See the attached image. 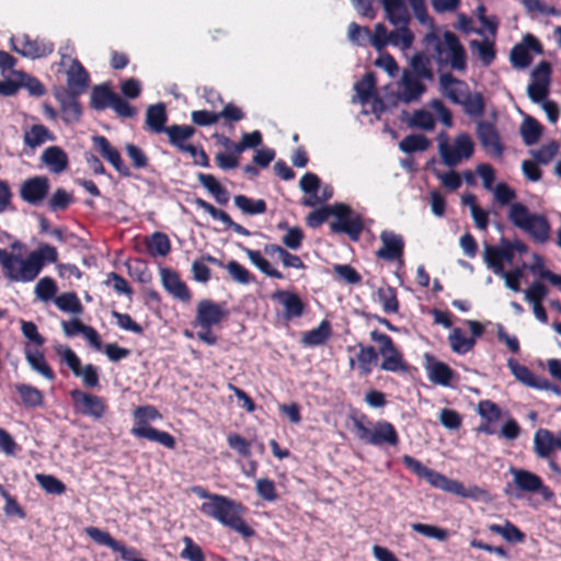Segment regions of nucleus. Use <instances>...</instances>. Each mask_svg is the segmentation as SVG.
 Segmentation results:
<instances>
[{"instance_id": "1", "label": "nucleus", "mask_w": 561, "mask_h": 561, "mask_svg": "<svg viewBox=\"0 0 561 561\" xmlns=\"http://www.w3.org/2000/svg\"><path fill=\"white\" fill-rule=\"evenodd\" d=\"M369 336L373 342L378 344V350L371 345L357 343L356 347H358V353L356 358L350 359V367L352 369L356 367L360 376L371 374L379 355L382 357L380 369L383 371L410 374L412 369H415L404 359L403 353L394 344L390 335L378 330H373Z\"/></svg>"}, {"instance_id": "2", "label": "nucleus", "mask_w": 561, "mask_h": 561, "mask_svg": "<svg viewBox=\"0 0 561 561\" xmlns=\"http://www.w3.org/2000/svg\"><path fill=\"white\" fill-rule=\"evenodd\" d=\"M494 198L502 205H508L507 219L517 229L525 232L535 243L545 244L551 234V225L548 218L533 213L525 204L514 202L516 192L506 183H497L494 187Z\"/></svg>"}, {"instance_id": "3", "label": "nucleus", "mask_w": 561, "mask_h": 561, "mask_svg": "<svg viewBox=\"0 0 561 561\" xmlns=\"http://www.w3.org/2000/svg\"><path fill=\"white\" fill-rule=\"evenodd\" d=\"M423 44L439 67L449 66L456 71L467 69L466 49L451 31H445L440 37L436 30H432L423 37Z\"/></svg>"}, {"instance_id": "4", "label": "nucleus", "mask_w": 561, "mask_h": 561, "mask_svg": "<svg viewBox=\"0 0 561 561\" xmlns=\"http://www.w3.org/2000/svg\"><path fill=\"white\" fill-rule=\"evenodd\" d=\"M244 511L241 503L221 494L214 496V502H204L201 505L203 514L249 538L254 535V530L243 520Z\"/></svg>"}, {"instance_id": "5", "label": "nucleus", "mask_w": 561, "mask_h": 561, "mask_svg": "<svg viewBox=\"0 0 561 561\" xmlns=\"http://www.w3.org/2000/svg\"><path fill=\"white\" fill-rule=\"evenodd\" d=\"M432 59V56L423 51H417L410 58V68L403 70L401 78L402 92L399 99L402 102L417 101L425 93L426 87L422 80L432 81L434 79Z\"/></svg>"}, {"instance_id": "6", "label": "nucleus", "mask_w": 561, "mask_h": 561, "mask_svg": "<svg viewBox=\"0 0 561 561\" xmlns=\"http://www.w3.org/2000/svg\"><path fill=\"white\" fill-rule=\"evenodd\" d=\"M159 417L160 413L152 405L136 408L134 411L135 424L130 430V434L137 438H146L150 442L158 443L165 448L174 449L176 440L170 433L160 431L148 424L149 421H156Z\"/></svg>"}, {"instance_id": "7", "label": "nucleus", "mask_w": 561, "mask_h": 561, "mask_svg": "<svg viewBox=\"0 0 561 561\" xmlns=\"http://www.w3.org/2000/svg\"><path fill=\"white\" fill-rule=\"evenodd\" d=\"M403 465L411 470L416 477L426 480L433 488L443 490L445 492L459 495L462 497H470L472 494L468 492L463 484L459 481L451 480L446 476L427 468L420 460L410 455L402 457Z\"/></svg>"}, {"instance_id": "8", "label": "nucleus", "mask_w": 561, "mask_h": 561, "mask_svg": "<svg viewBox=\"0 0 561 561\" xmlns=\"http://www.w3.org/2000/svg\"><path fill=\"white\" fill-rule=\"evenodd\" d=\"M354 427L357 438L368 445L377 447L385 445L397 447L400 443L396 427L386 420L377 421L373 427L366 426L360 420H355Z\"/></svg>"}, {"instance_id": "9", "label": "nucleus", "mask_w": 561, "mask_h": 561, "mask_svg": "<svg viewBox=\"0 0 561 561\" xmlns=\"http://www.w3.org/2000/svg\"><path fill=\"white\" fill-rule=\"evenodd\" d=\"M57 260V249L48 243L41 244L36 250L32 251L26 259L20 256V283L34 280L46 263H56Z\"/></svg>"}, {"instance_id": "10", "label": "nucleus", "mask_w": 561, "mask_h": 561, "mask_svg": "<svg viewBox=\"0 0 561 561\" xmlns=\"http://www.w3.org/2000/svg\"><path fill=\"white\" fill-rule=\"evenodd\" d=\"M332 216L335 220L330 222V229L333 233H345L353 241H357L363 232L364 222L359 214L343 203L332 205Z\"/></svg>"}, {"instance_id": "11", "label": "nucleus", "mask_w": 561, "mask_h": 561, "mask_svg": "<svg viewBox=\"0 0 561 561\" xmlns=\"http://www.w3.org/2000/svg\"><path fill=\"white\" fill-rule=\"evenodd\" d=\"M56 354L60 357L76 377L82 379V383L88 389H96L100 387L99 368L93 364L81 365V359L66 345H58L55 347Z\"/></svg>"}, {"instance_id": "12", "label": "nucleus", "mask_w": 561, "mask_h": 561, "mask_svg": "<svg viewBox=\"0 0 561 561\" xmlns=\"http://www.w3.org/2000/svg\"><path fill=\"white\" fill-rule=\"evenodd\" d=\"M69 394L75 410L82 415L100 420L107 412L108 407L103 397L79 389L71 390Z\"/></svg>"}, {"instance_id": "13", "label": "nucleus", "mask_w": 561, "mask_h": 561, "mask_svg": "<svg viewBox=\"0 0 561 561\" xmlns=\"http://www.w3.org/2000/svg\"><path fill=\"white\" fill-rule=\"evenodd\" d=\"M11 47L21 56L32 59L47 57L54 51L53 42L39 37L32 38L27 34L12 37Z\"/></svg>"}, {"instance_id": "14", "label": "nucleus", "mask_w": 561, "mask_h": 561, "mask_svg": "<svg viewBox=\"0 0 561 561\" xmlns=\"http://www.w3.org/2000/svg\"><path fill=\"white\" fill-rule=\"evenodd\" d=\"M229 314L224 305L210 299H203L197 304L194 328H213L220 324Z\"/></svg>"}, {"instance_id": "15", "label": "nucleus", "mask_w": 561, "mask_h": 561, "mask_svg": "<svg viewBox=\"0 0 561 561\" xmlns=\"http://www.w3.org/2000/svg\"><path fill=\"white\" fill-rule=\"evenodd\" d=\"M379 238L381 247L376 251V256L386 262H402L405 247L403 237L391 230H382Z\"/></svg>"}, {"instance_id": "16", "label": "nucleus", "mask_w": 561, "mask_h": 561, "mask_svg": "<svg viewBox=\"0 0 561 561\" xmlns=\"http://www.w3.org/2000/svg\"><path fill=\"white\" fill-rule=\"evenodd\" d=\"M271 298L283 306V317L287 321L301 318L306 313L307 304L297 293L279 289Z\"/></svg>"}, {"instance_id": "17", "label": "nucleus", "mask_w": 561, "mask_h": 561, "mask_svg": "<svg viewBox=\"0 0 561 561\" xmlns=\"http://www.w3.org/2000/svg\"><path fill=\"white\" fill-rule=\"evenodd\" d=\"M92 141L94 149L101 154L103 159L112 164V167L121 176H131V172L129 168L124 163L119 151L111 145L110 140L105 136H94Z\"/></svg>"}, {"instance_id": "18", "label": "nucleus", "mask_w": 561, "mask_h": 561, "mask_svg": "<svg viewBox=\"0 0 561 561\" xmlns=\"http://www.w3.org/2000/svg\"><path fill=\"white\" fill-rule=\"evenodd\" d=\"M59 103L61 119L67 125L76 124L82 116V107L78 100L79 95L71 94L66 89H59L54 93Z\"/></svg>"}, {"instance_id": "19", "label": "nucleus", "mask_w": 561, "mask_h": 561, "mask_svg": "<svg viewBox=\"0 0 561 561\" xmlns=\"http://www.w3.org/2000/svg\"><path fill=\"white\" fill-rule=\"evenodd\" d=\"M477 136L486 152H490L495 157H501L503 154L504 145L493 123L486 121L478 122Z\"/></svg>"}, {"instance_id": "20", "label": "nucleus", "mask_w": 561, "mask_h": 561, "mask_svg": "<svg viewBox=\"0 0 561 561\" xmlns=\"http://www.w3.org/2000/svg\"><path fill=\"white\" fill-rule=\"evenodd\" d=\"M49 192V180L46 176H33L25 180L20 187L21 198L31 204L38 205Z\"/></svg>"}, {"instance_id": "21", "label": "nucleus", "mask_w": 561, "mask_h": 561, "mask_svg": "<svg viewBox=\"0 0 561 561\" xmlns=\"http://www.w3.org/2000/svg\"><path fill=\"white\" fill-rule=\"evenodd\" d=\"M425 362L428 379L435 385L449 387L456 373L446 363L436 359L434 355L425 354Z\"/></svg>"}, {"instance_id": "22", "label": "nucleus", "mask_w": 561, "mask_h": 561, "mask_svg": "<svg viewBox=\"0 0 561 561\" xmlns=\"http://www.w3.org/2000/svg\"><path fill=\"white\" fill-rule=\"evenodd\" d=\"M90 77L82 64L76 58L67 70V92L81 95L89 87Z\"/></svg>"}, {"instance_id": "23", "label": "nucleus", "mask_w": 561, "mask_h": 561, "mask_svg": "<svg viewBox=\"0 0 561 561\" xmlns=\"http://www.w3.org/2000/svg\"><path fill=\"white\" fill-rule=\"evenodd\" d=\"M548 293V287L539 280L534 282L525 290V299L533 306L535 317L542 323L548 322V316L542 306V301L547 297Z\"/></svg>"}, {"instance_id": "24", "label": "nucleus", "mask_w": 561, "mask_h": 561, "mask_svg": "<svg viewBox=\"0 0 561 561\" xmlns=\"http://www.w3.org/2000/svg\"><path fill=\"white\" fill-rule=\"evenodd\" d=\"M162 285L168 293L182 301L191 299V293L184 282L181 280L180 275L168 267L160 270Z\"/></svg>"}, {"instance_id": "25", "label": "nucleus", "mask_w": 561, "mask_h": 561, "mask_svg": "<svg viewBox=\"0 0 561 561\" xmlns=\"http://www.w3.org/2000/svg\"><path fill=\"white\" fill-rule=\"evenodd\" d=\"M193 203L197 208L205 210L214 219L220 220L228 228L232 229L236 233L244 236V237H249L251 234V232L247 228H244L242 225L234 222L231 219V217L229 216V214H227L225 210L216 208L209 202H207L201 197H196Z\"/></svg>"}, {"instance_id": "26", "label": "nucleus", "mask_w": 561, "mask_h": 561, "mask_svg": "<svg viewBox=\"0 0 561 561\" xmlns=\"http://www.w3.org/2000/svg\"><path fill=\"white\" fill-rule=\"evenodd\" d=\"M439 85L443 94L455 104H459L468 93L466 82L457 79L450 72L439 76Z\"/></svg>"}, {"instance_id": "27", "label": "nucleus", "mask_w": 561, "mask_h": 561, "mask_svg": "<svg viewBox=\"0 0 561 561\" xmlns=\"http://www.w3.org/2000/svg\"><path fill=\"white\" fill-rule=\"evenodd\" d=\"M41 161L55 174H60L69 168L68 154L59 146L47 147L41 156Z\"/></svg>"}, {"instance_id": "28", "label": "nucleus", "mask_w": 561, "mask_h": 561, "mask_svg": "<svg viewBox=\"0 0 561 561\" xmlns=\"http://www.w3.org/2000/svg\"><path fill=\"white\" fill-rule=\"evenodd\" d=\"M507 367L510 368L513 376L523 385L538 389V388H547L548 380L545 378H538L534 375V373L526 366L519 364L514 358L507 359Z\"/></svg>"}, {"instance_id": "29", "label": "nucleus", "mask_w": 561, "mask_h": 561, "mask_svg": "<svg viewBox=\"0 0 561 561\" xmlns=\"http://www.w3.org/2000/svg\"><path fill=\"white\" fill-rule=\"evenodd\" d=\"M554 433L548 428H538L534 435V453L540 459H550L557 448Z\"/></svg>"}, {"instance_id": "30", "label": "nucleus", "mask_w": 561, "mask_h": 561, "mask_svg": "<svg viewBox=\"0 0 561 561\" xmlns=\"http://www.w3.org/2000/svg\"><path fill=\"white\" fill-rule=\"evenodd\" d=\"M385 18L392 25L409 24L411 16L404 0H381Z\"/></svg>"}, {"instance_id": "31", "label": "nucleus", "mask_w": 561, "mask_h": 561, "mask_svg": "<svg viewBox=\"0 0 561 561\" xmlns=\"http://www.w3.org/2000/svg\"><path fill=\"white\" fill-rule=\"evenodd\" d=\"M332 336V325L327 319L322 320L314 329L304 332L301 344L306 347H317L325 344Z\"/></svg>"}, {"instance_id": "32", "label": "nucleus", "mask_w": 561, "mask_h": 561, "mask_svg": "<svg viewBox=\"0 0 561 561\" xmlns=\"http://www.w3.org/2000/svg\"><path fill=\"white\" fill-rule=\"evenodd\" d=\"M167 110L163 103H157L148 106L146 111V127L154 134L164 133L168 129Z\"/></svg>"}, {"instance_id": "33", "label": "nucleus", "mask_w": 561, "mask_h": 561, "mask_svg": "<svg viewBox=\"0 0 561 561\" xmlns=\"http://www.w3.org/2000/svg\"><path fill=\"white\" fill-rule=\"evenodd\" d=\"M144 244L147 253L152 256H167L171 252V242L164 232L156 231L145 236Z\"/></svg>"}, {"instance_id": "34", "label": "nucleus", "mask_w": 561, "mask_h": 561, "mask_svg": "<svg viewBox=\"0 0 561 561\" xmlns=\"http://www.w3.org/2000/svg\"><path fill=\"white\" fill-rule=\"evenodd\" d=\"M54 134L43 124H34L24 130L23 142L26 147L34 150L46 141H54Z\"/></svg>"}, {"instance_id": "35", "label": "nucleus", "mask_w": 561, "mask_h": 561, "mask_svg": "<svg viewBox=\"0 0 561 561\" xmlns=\"http://www.w3.org/2000/svg\"><path fill=\"white\" fill-rule=\"evenodd\" d=\"M14 390L20 397V402L27 409H36L44 404L43 392L28 383H15Z\"/></svg>"}, {"instance_id": "36", "label": "nucleus", "mask_w": 561, "mask_h": 561, "mask_svg": "<svg viewBox=\"0 0 561 561\" xmlns=\"http://www.w3.org/2000/svg\"><path fill=\"white\" fill-rule=\"evenodd\" d=\"M514 483L524 492H539L545 489L541 478L524 469L513 470Z\"/></svg>"}, {"instance_id": "37", "label": "nucleus", "mask_w": 561, "mask_h": 561, "mask_svg": "<svg viewBox=\"0 0 561 561\" xmlns=\"http://www.w3.org/2000/svg\"><path fill=\"white\" fill-rule=\"evenodd\" d=\"M25 358L28 365L32 367V369L41 374L47 380L53 381L56 379V375L51 367L47 364L42 351L37 348L32 350L30 347H26Z\"/></svg>"}, {"instance_id": "38", "label": "nucleus", "mask_w": 561, "mask_h": 561, "mask_svg": "<svg viewBox=\"0 0 561 561\" xmlns=\"http://www.w3.org/2000/svg\"><path fill=\"white\" fill-rule=\"evenodd\" d=\"M117 93L108 84L95 85L91 91L90 104L96 111L112 107Z\"/></svg>"}, {"instance_id": "39", "label": "nucleus", "mask_w": 561, "mask_h": 561, "mask_svg": "<svg viewBox=\"0 0 561 561\" xmlns=\"http://www.w3.org/2000/svg\"><path fill=\"white\" fill-rule=\"evenodd\" d=\"M196 129L191 125H178L173 124L168 126V129L164 131L168 135L169 142L181 151L185 145H188L187 140L193 137Z\"/></svg>"}, {"instance_id": "40", "label": "nucleus", "mask_w": 561, "mask_h": 561, "mask_svg": "<svg viewBox=\"0 0 561 561\" xmlns=\"http://www.w3.org/2000/svg\"><path fill=\"white\" fill-rule=\"evenodd\" d=\"M321 181L319 176L312 172H307L299 181V186L302 192L309 194L310 197L304 198L301 205L307 207H313L319 203L318 191L320 188Z\"/></svg>"}, {"instance_id": "41", "label": "nucleus", "mask_w": 561, "mask_h": 561, "mask_svg": "<svg viewBox=\"0 0 561 561\" xmlns=\"http://www.w3.org/2000/svg\"><path fill=\"white\" fill-rule=\"evenodd\" d=\"M197 179L218 204L226 205L229 202V192L213 174L198 173Z\"/></svg>"}, {"instance_id": "42", "label": "nucleus", "mask_w": 561, "mask_h": 561, "mask_svg": "<svg viewBox=\"0 0 561 561\" xmlns=\"http://www.w3.org/2000/svg\"><path fill=\"white\" fill-rule=\"evenodd\" d=\"M448 342L454 353L465 355L469 353L476 345L473 337L465 335L460 328H454L448 335Z\"/></svg>"}, {"instance_id": "43", "label": "nucleus", "mask_w": 561, "mask_h": 561, "mask_svg": "<svg viewBox=\"0 0 561 561\" xmlns=\"http://www.w3.org/2000/svg\"><path fill=\"white\" fill-rule=\"evenodd\" d=\"M233 202L237 208H239L244 215L249 216L264 214L267 209V205L264 199H252L243 194L236 195Z\"/></svg>"}, {"instance_id": "44", "label": "nucleus", "mask_w": 561, "mask_h": 561, "mask_svg": "<svg viewBox=\"0 0 561 561\" xmlns=\"http://www.w3.org/2000/svg\"><path fill=\"white\" fill-rule=\"evenodd\" d=\"M0 264L2 265L4 277L11 282L20 283V255L12 254L7 250L0 249Z\"/></svg>"}, {"instance_id": "45", "label": "nucleus", "mask_w": 561, "mask_h": 561, "mask_svg": "<svg viewBox=\"0 0 561 561\" xmlns=\"http://www.w3.org/2000/svg\"><path fill=\"white\" fill-rule=\"evenodd\" d=\"M240 248L247 254V256L251 261V263L253 265H255L262 273H264L265 275H267L272 278H276V279H282L284 277L279 271L272 267V265L268 263V261L265 260L261 255L260 251L251 250L243 245H240Z\"/></svg>"}, {"instance_id": "46", "label": "nucleus", "mask_w": 561, "mask_h": 561, "mask_svg": "<svg viewBox=\"0 0 561 561\" xmlns=\"http://www.w3.org/2000/svg\"><path fill=\"white\" fill-rule=\"evenodd\" d=\"M240 248L247 254V256L251 261V263L253 265H255L262 273H264L265 275H267L272 278H276V279H282L284 277L279 271L272 267V265L268 263V261L265 260L261 255L260 251L251 250L243 245H240Z\"/></svg>"}, {"instance_id": "47", "label": "nucleus", "mask_w": 561, "mask_h": 561, "mask_svg": "<svg viewBox=\"0 0 561 561\" xmlns=\"http://www.w3.org/2000/svg\"><path fill=\"white\" fill-rule=\"evenodd\" d=\"M240 248L247 254V256L251 261V263L253 265H255L262 273H264L265 275H267L272 278H276V279H282L284 277L279 271L272 267V265L268 263V261L265 260L261 255L260 251L251 250L243 245H240Z\"/></svg>"}, {"instance_id": "48", "label": "nucleus", "mask_w": 561, "mask_h": 561, "mask_svg": "<svg viewBox=\"0 0 561 561\" xmlns=\"http://www.w3.org/2000/svg\"><path fill=\"white\" fill-rule=\"evenodd\" d=\"M488 528L491 533L501 535L508 542H522L525 539V534L510 520H506L504 525L490 524Z\"/></svg>"}, {"instance_id": "49", "label": "nucleus", "mask_w": 561, "mask_h": 561, "mask_svg": "<svg viewBox=\"0 0 561 561\" xmlns=\"http://www.w3.org/2000/svg\"><path fill=\"white\" fill-rule=\"evenodd\" d=\"M354 89L359 101L363 104L367 103L375 93L376 75L371 71L365 73L364 77L355 83Z\"/></svg>"}, {"instance_id": "50", "label": "nucleus", "mask_w": 561, "mask_h": 561, "mask_svg": "<svg viewBox=\"0 0 561 561\" xmlns=\"http://www.w3.org/2000/svg\"><path fill=\"white\" fill-rule=\"evenodd\" d=\"M54 302L64 312L80 314L83 311V306L76 293H64L55 297Z\"/></svg>"}, {"instance_id": "51", "label": "nucleus", "mask_w": 561, "mask_h": 561, "mask_svg": "<svg viewBox=\"0 0 561 561\" xmlns=\"http://www.w3.org/2000/svg\"><path fill=\"white\" fill-rule=\"evenodd\" d=\"M396 30L390 32L389 44L400 46L401 49H409L414 42V34L409 28V24L394 25Z\"/></svg>"}, {"instance_id": "52", "label": "nucleus", "mask_w": 561, "mask_h": 561, "mask_svg": "<svg viewBox=\"0 0 561 561\" xmlns=\"http://www.w3.org/2000/svg\"><path fill=\"white\" fill-rule=\"evenodd\" d=\"M430 146V139L421 134H412L405 136L399 144L400 150L407 153L425 151L428 149Z\"/></svg>"}, {"instance_id": "53", "label": "nucleus", "mask_w": 561, "mask_h": 561, "mask_svg": "<svg viewBox=\"0 0 561 561\" xmlns=\"http://www.w3.org/2000/svg\"><path fill=\"white\" fill-rule=\"evenodd\" d=\"M378 302L382 306L386 313H397L399 311V301L394 287H380L377 291Z\"/></svg>"}, {"instance_id": "54", "label": "nucleus", "mask_w": 561, "mask_h": 561, "mask_svg": "<svg viewBox=\"0 0 561 561\" xmlns=\"http://www.w3.org/2000/svg\"><path fill=\"white\" fill-rule=\"evenodd\" d=\"M542 134V126L534 117H527L520 126V135L527 146L538 142Z\"/></svg>"}, {"instance_id": "55", "label": "nucleus", "mask_w": 561, "mask_h": 561, "mask_svg": "<svg viewBox=\"0 0 561 561\" xmlns=\"http://www.w3.org/2000/svg\"><path fill=\"white\" fill-rule=\"evenodd\" d=\"M35 480L39 486L48 494L61 495L66 492V484L51 474L36 473Z\"/></svg>"}, {"instance_id": "56", "label": "nucleus", "mask_w": 561, "mask_h": 561, "mask_svg": "<svg viewBox=\"0 0 561 561\" xmlns=\"http://www.w3.org/2000/svg\"><path fill=\"white\" fill-rule=\"evenodd\" d=\"M73 203V195L65 188H57L48 199V209L53 213L66 210Z\"/></svg>"}, {"instance_id": "57", "label": "nucleus", "mask_w": 561, "mask_h": 561, "mask_svg": "<svg viewBox=\"0 0 561 561\" xmlns=\"http://www.w3.org/2000/svg\"><path fill=\"white\" fill-rule=\"evenodd\" d=\"M459 104L463 106L465 112L470 116L480 117L484 113V100L481 93L472 95L468 92Z\"/></svg>"}, {"instance_id": "58", "label": "nucleus", "mask_w": 561, "mask_h": 561, "mask_svg": "<svg viewBox=\"0 0 561 561\" xmlns=\"http://www.w3.org/2000/svg\"><path fill=\"white\" fill-rule=\"evenodd\" d=\"M84 533L96 543L108 547L113 551L118 548L119 541L114 539L110 533L104 531L98 527L89 526Z\"/></svg>"}, {"instance_id": "59", "label": "nucleus", "mask_w": 561, "mask_h": 561, "mask_svg": "<svg viewBox=\"0 0 561 561\" xmlns=\"http://www.w3.org/2000/svg\"><path fill=\"white\" fill-rule=\"evenodd\" d=\"M57 289L58 288L56 282L51 277L46 276L41 278L36 284L35 295L38 299L43 301H49L51 299H55Z\"/></svg>"}, {"instance_id": "60", "label": "nucleus", "mask_w": 561, "mask_h": 561, "mask_svg": "<svg viewBox=\"0 0 561 561\" xmlns=\"http://www.w3.org/2000/svg\"><path fill=\"white\" fill-rule=\"evenodd\" d=\"M470 46L477 48L479 58L483 66H490L496 56L494 44L489 41L479 42L473 39L470 42Z\"/></svg>"}, {"instance_id": "61", "label": "nucleus", "mask_w": 561, "mask_h": 561, "mask_svg": "<svg viewBox=\"0 0 561 561\" xmlns=\"http://www.w3.org/2000/svg\"><path fill=\"white\" fill-rule=\"evenodd\" d=\"M412 529L428 538H435L439 541H445L448 539V530L435 525L414 523L412 524Z\"/></svg>"}, {"instance_id": "62", "label": "nucleus", "mask_w": 561, "mask_h": 561, "mask_svg": "<svg viewBox=\"0 0 561 561\" xmlns=\"http://www.w3.org/2000/svg\"><path fill=\"white\" fill-rule=\"evenodd\" d=\"M228 446L236 450L239 456L249 458L251 456V443L238 433H230L227 436Z\"/></svg>"}, {"instance_id": "63", "label": "nucleus", "mask_w": 561, "mask_h": 561, "mask_svg": "<svg viewBox=\"0 0 561 561\" xmlns=\"http://www.w3.org/2000/svg\"><path fill=\"white\" fill-rule=\"evenodd\" d=\"M367 41L370 42L376 50L382 51L389 45L390 32H388L385 24L377 23L375 25L374 34H370V37H368Z\"/></svg>"}, {"instance_id": "64", "label": "nucleus", "mask_w": 561, "mask_h": 561, "mask_svg": "<svg viewBox=\"0 0 561 561\" xmlns=\"http://www.w3.org/2000/svg\"><path fill=\"white\" fill-rule=\"evenodd\" d=\"M183 542L185 548L180 553L182 559L187 561H206L202 548L191 537L185 536Z\"/></svg>"}]
</instances>
